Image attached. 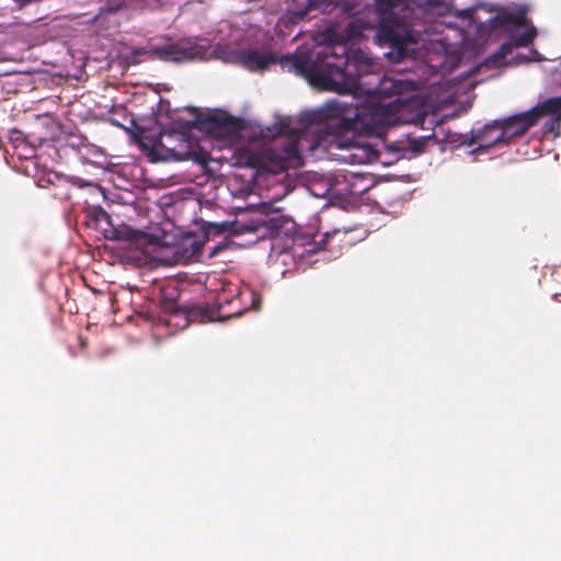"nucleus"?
Segmentation results:
<instances>
[{
    "label": "nucleus",
    "instance_id": "6ab92c4d",
    "mask_svg": "<svg viewBox=\"0 0 561 561\" xmlns=\"http://www.w3.org/2000/svg\"><path fill=\"white\" fill-rule=\"evenodd\" d=\"M191 249H192L191 253H187L188 249H184L185 253H183L182 256L185 261L196 260L197 256L201 255V253H202V245L196 241L191 242Z\"/></svg>",
    "mask_w": 561,
    "mask_h": 561
},
{
    "label": "nucleus",
    "instance_id": "5701e85b",
    "mask_svg": "<svg viewBox=\"0 0 561 561\" xmlns=\"http://www.w3.org/2000/svg\"><path fill=\"white\" fill-rule=\"evenodd\" d=\"M108 238H111V239H113V240H119V239H122V236H121V233H119V231H118V230L113 229V230L111 231V236H108Z\"/></svg>",
    "mask_w": 561,
    "mask_h": 561
},
{
    "label": "nucleus",
    "instance_id": "f3484780",
    "mask_svg": "<svg viewBox=\"0 0 561 561\" xmlns=\"http://www.w3.org/2000/svg\"><path fill=\"white\" fill-rule=\"evenodd\" d=\"M134 0H110L107 4L100 9L99 18L103 13H116L128 7Z\"/></svg>",
    "mask_w": 561,
    "mask_h": 561
},
{
    "label": "nucleus",
    "instance_id": "2eb2a0df",
    "mask_svg": "<svg viewBox=\"0 0 561 561\" xmlns=\"http://www.w3.org/2000/svg\"><path fill=\"white\" fill-rule=\"evenodd\" d=\"M537 36V30L535 26H527L526 30L519 32L518 28L510 31V38L515 44V47L528 46Z\"/></svg>",
    "mask_w": 561,
    "mask_h": 561
},
{
    "label": "nucleus",
    "instance_id": "aec40b11",
    "mask_svg": "<svg viewBox=\"0 0 561 561\" xmlns=\"http://www.w3.org/2000/svg\"><path fill=\"white\" fill-rule=\"evenodd\" d=\"M95 220L111 224V216L103 208H98L95 209Z\"/></svg>",
    "mask_w": 561,
    "mask_h": 561
},
{
    "label": "nucleus",
    "instance_id": "f03ea898",
    "mask_svg": "<svg viewBox=\"0 0 561 561\" xmlns=\"http://www.w3.org/2000/svg\"><path fill=\"white\" fill-rule=\"evenodd\" d=\"M444 0H379L376 12L379 21L376 38L379 44L388 45L398 59L410 55L417 43L413 31V20L417 14H444Z\"/></svg>",
    "mask_w": 561,
    "mask_h": 561
},
{
    "label": "nucleus",
    "instance_id": "f257e3e1",
    "mask_svg": "<svg viewBox=\"0 0 561 561\" xmlns=\"http://www.w3.org/2000/svg\"><path fill=\"white\" fill-rule=\"evenodd\" d=\"M325 110L329 116L337 121L328 124L324 129H295L289 122L279 123L277 134L289 137L276 153L282 169L299 162L300 150L318 157L327 153L331 159L348 164H363L378 158L379 152L371 145L362 142L359 137L381 136L386 131L389 122L383 106L347 105L331 101Z\"/></svg>",
    "mask_w": 561,
    "mask_h": 561
},
{
    "label": "nucleus",
    "instance_id": "4468645a",
    "mask_svg": "<svg viewBox=\"0 0 561 561\" xmlns=\"http://www.w3.org/2000/svg\"><path fill=\"white\" fill-rule=\"evenodd\" d=\"M187 111L193 113L195 115V118L193 121H187L183 118H174L170 125V129L167 131V134H171L174 136H184L190 137V133L193 130V128H197V112L194 107H187Z\"/></svg>",
    "mask_w": 561,
    "mask_h": 561
},
{
    "label": "nucleus",
    "instance_id": "39448f33",
    "mask_svg": "<svg viewBox=\"0 0 561 561\" xmlns=\"http://www.w3.org/2000/svg\"><path fill=\"white\" fill-rule=\"evenodd\" d=\"M203 152L197 141L191 137L167 134L164 141L160 144V151L156 161L160 160H193L203 161Z\"/></svg>",
    "mask_w": 561,
    "mask_h": 561
},
{
    "label": "nucleus",
    "instance_id": "412c9836",
    "mask_svg": "<svg viewBox=\"0 0 561 561\" xmlns=\"http://www.w3.org/2000/svg\"><path fill=\"white\" fill-rule=\"evenodd\" d=\"M412 149L416 152L422 151V147L424 146V140H413L412 142Z\"/></svg>",
    "mask_w": 561,
    "mask_h": 561
},
{
    "label": "nucleus",
    "instance_id": "20e7f679",
    "mask_svg": "<svg viewBox=\"0 0 561 561\" xmlns=\"http://www.w3.org/2000/svg\"><path fill=\"white\" fill-rule=\"evenodd\" d=\"M161 312L163 323L174 330H183L191 322H205L210 319L206 307L199 305L181 307L176 300L167 298L161 301Z\"/></svg>",
    "mask_w": 561,
    "mask_h": 561
},
{
    "label": "nucleus",
    "instance_id": "4be33fe9",
    "mask_svg": "<svg viewBox=\"0 0 561 561\" xmlns=\"http://www.w3.org/2000/svg\"><path fill=\"white\" fill-rule=\"evenodd\" d=\"M473 13H474V10L473 9H467V10H463L460 15L466 18V19H469L470 22L473 20Z\"/></svg>",
    "mask_w": 561,
    "mask_h": 561
},
{
    "label": "nucleus",
    "instance_id": "f8f14e48",
    "mask_svg": "<svg viewBox=\"0 0 561 561\" xmlns=\"http://www.w3.org/2000/svg\"><path fill=\"white\" fill-rule=\"evenodd\" d=\"M489 24L492 30L502 28L507 25H513L515 28H519L522 26H528V20L526 18V12L524 10H519L517 12H507L493 16L489 20Z\"/></svg>",
    "mask_w": 561,
    "mask_h": 561
},
{
    "label": "nucleus",
    "instance_id": "b1692460",
    "mask_svg": "<svg viewBox=\"0 0 561 561\" xmlns=\"http://www.w3.org/2000/svg\"><path fill=\"white\" fill-rule=\"evenodd\" d=\"M388 84H390L391 88H393V82L391 80H388V79H385L382 82H381V91H386L388 90L389 88L387 87Z\"/></svg>",
    "mask_w": 561,
    "mask_h": 561
},
{
    "label": "nucleus",
    "instance_id": "6e6552de",
    "mask_svg": "<svg viewBox=\"0 0 561 561\" xmlns=\"http://www.w3.org/2000/svg\"><path fill=\"white\" fill-rule=\"evenodd\" d=\"M197 128L214 137H229L238 133L239 124L237 119L227 115L197 114Z\"/></svg>",
    "mask_w": 561,
    "mask_h": 561
},
{
    "label": "nucleus",
    "instance_id": "7ed1b4c3",
    "mask_svg": "<svg viewBox=\"0 0 561 561\" xmlns=\"http://www.w3.org/2000/svg\"><path fill=\"white\" fill-rule=\"evenodd\" d=\"M286 60L298 75L325 90L345 92L358 87L359 79L351 69L353 66L344 44L324 47L313 60L307 53H296Z\"/></svg>",
    "mask_w": 561,
    "mask_h": 561
},
{
    "label": "nucleus",
    "instance_id": "a211bd4d",
    "mask_svg": "<svg viewBox=\"0 0 561 561\" xmlns=\"http://www.w3.org/2000/svg\"><path fill=\"white\" fill-rule=\"evenodd\" d=\"M514 47H515V44L510 38L508 42H506L500 46L499 50L493 55V58H495L497 60L505 59L508 55L512 54Z\"/></svg>",
    "mask_w": 561,
    "mask_h": 561
},
{
    "label": "nucleus",
    "instance_id": "423d86ee",
    "mask_svg": "<svg viewBox=\"0 0 561 561\" xmlns=\"http://www.w3.org/2000/svg\"><path fill=\"white\" fill-rule=\"evenodd\" d=\"M207 54V47L197 44L171 43L162 46H153L150 55L162 61L181 62L184 60L203 59Z\"/></svg>",
    "mask_w": 561,
    "mask_h": 561
},
{
    "label": "nucleus",
    "instance_id": "393cba45",
    "mask_svg": "<svg viewBox=\"0 0 561 561\" xmlns=\"http://www.w3.org/2000/svg\"><path fill=\"white\" fill-rule=\"evenodd\" d=\"M13 135H15V138H14V139H15V140H19V139H20V137H21V135H22V133H21V131H19V130H13V131H12V136H13Z\"/></svg>",
    "mask_w": 561,
    "mask_h": 561
},
{
    "label": "nucleus",
    "instance_id": "9d476101",
    "mask_svg": "<svg viewBox=\"0 0 561 561\" xmlns=\"http://www.w3.org/2000/svg\"><path fill=\"white\" fill-rule=\"evenodd\" d=\"M497 121L507 144L515 137L524 136L538 123L531 108Z\"/></svg>",
    "mask_w": 561,
    "mask_h": 561
},
{
    "label": "nucleus",
    "instance_id": "9b49d317",
    "mask_svg": "<svg viewBox=\"0 0 561 561\" xmlns=\"http://www.w3.org/2000/svg\"><path fill=\"white\" fill-rule=\"evenodd\" d=\"M234 57L237 62L249 71H263L277 61L276 55L272 51H261L256 48L237 50Z\"/></svg>",
    "mask_w": 561,
    "mask_h": 561
},
{
    "label": "nucleus",
    "instance_id": "0eeeda50",
    "mask_svg": "<svg viewBox=\"0 0 561 561\" xmlns=\"http://www.w3.org/2000/svg\"><path fill=\"white\" fill-rule=\"evenodd\" d=\"M135 128L133 136L142 151H146L151 161H156L160 151V144L164 141L167 131L157 125L156 122H149L147 126H140L131 121Z\"/></svg>",
    "mask_w": 561,
    "mask_h": 561
},
{
    "label": "nucleus",
    "instance_id": "1a4fd4ad",
    "mask_svg": "<svg viewBox=\"0 0 561 561\" xmlns=\"http://www.w3.org/2000/svg\"><path fill=\"white\" fill-rule=\"evenodd\" d=\"M462 144H467L469 146L478 144L479 147L474 149V152H479L496 146L507 145V141L499 121L495 119L477 131L472 130L470 138L468 140H463Z\"/></svg>",
    "mask_w": 561,
    "mask_h": 561
},
{
    "label": "nucleus",
    "instance_id": "ddd939ff",
    "mask_svg": "<svg viewBox=\"0 0 561 561\" xmlns=\"http://www.w3.org/2000/svg\"><path fill=\"white\" fill-rule=\"evenodd\" d=\"M531 111L535 113L538 122L547 115H553L559 123L561 121V95L549 98L546 101L538 103L531 107Z\"/></svg>",
    "mask_w": 561,
    "mask_h": 561
},
{
    "label": "nucleus",
    "instance_id": "dca6fc26",
    "mask_svg": "<svg viewBox=\"0 0 561 561\" xmlns=\"http://www.w3.org/2000/svg\"><path fill=\"white\" fill-rule=\"evenodd\" d=\"M287 222L288 220L283 215L278 213H273L263 221V226H265L267 229L274 232H277L282 230Z\"/></svg>",
    "mask_w": 561,
    "mask_h": 561
}]
</instances>
